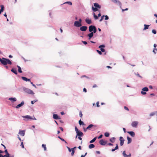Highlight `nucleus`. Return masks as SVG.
<instances>
[{"label":"nucleus","mask_w":157,"mask_h":157,"mask_svg":"<svg viewBox=\"0 0 157 157\" xmlns=\"http://www.w3.org/2000/svg\"><path fill=\"white\" fill-rule=\"evenodd\" d=\"M17 67L18 68V71L20 73H22V71L21 70V67L19 66H17Z\"/></svg>","instance_id":"bb28decb"},{"label":"nucleus","mask_w":157,"mask_h":157,"mask_svg":"<svg viewBox=\"0 0 157 157\" xmlns=\"http://www.w3.org/2000/svg\"><path fill=\"white\" fill-rule=\"evenodd\" d=\"M141 90L142 91H146V92H147V91H148L149 90H148V88L147 87H144Z\"/></svg>","instance_id":"b1692460"},{"label":"nucleus","mask_w":157,"mask_h":157,"mask_svg":"<svg viewBox=\"0 0 157 157\" xmlns=\"http://www.w3.org/2000/svg\"><path fill=\"white\" fill-rule=\"evenodd\" d=\"M119 140L120 141V145L121 146H122L124 144V140L123 139V137L122 136H120V137Z\"/></svg>","instance_id":"1a4fd4ad"},{"label":"nucleus","mask_w":157,"mask_h":157,"mask_svg":"<svg viewBox=\"0 0 157 157\" xmlns=\"http://www.w3.org/2000/svg\"><path fill=\"white\" fill-rule=\"evenodd\" d=\"M104 17H105V20H108L109 18V17L107 15H105Z\"/></svg>","instance_id":"8fccbe9b"},{"label":"nucleus","mask_w":157,"mask_h":157,"mask_svg":"<svg viewBox=\"0 0 157 157\" xmlns=\"http://www.w3.org/2000/svg\"><path fill=\"white\" fill-rule=\"evenodd\" d=\"M6 156V157H9L10 156V154L9 153H6L5 155Z\"/></svg>","instance_id":"bf43d9fd"},{"label":"nucleus","mask_w":157,"mask_h":157,"mask_svg":"<svg viewBox=\"0 0 157 157\" xmlns=\"http://www.w3.org/2000/svg\"><path fill=\"white\" fill-rule=\"evenodd\" d=\"M61 140L63 141H64L65 143L67 144V142L63 138H62L61 139Z\"/></svg>","instance_id":"603ef678"},{"label":"nucleus","mask_w":157,"mask_h":157,"mask_svg":"<svg viewBox=\"0 0 157 157\" xmlns=\"http://www.w3.org/2000/svg\"><path fill=\"white\" fill-rule=\"evenodd\" d=\"M74 26L77 27H79L82 26V23H79L78 21H75L74 22Z\"/></svg>","instance_id":"39448f33"},{"label":"nucleus","mask_w":157,"mask_h":157,"mask_svg":"<svg viewBox=\"0 0 157 157\" xmlns=\"http://www.w3.org/2000/svg\"><path fill=\"white\" fill-rule=\"evenodd\" d=\"M102 136H103L101 134V135H100L98 137V139H99L102 138Z\"/></svg>","instance_id":"13d9d810"},{"label":"nucleus","mask_w":157,"mask_h":157,"mask_svg":"<svg viewBox=\"0 0 157 157\" xmlns=\"http://www.w3.org/2000/svg\"><path fill=\"white\" fill-rule=\"evenodd\" d=\"M131 156V154L130 153H129L128 155H127V157H129Z\"/></svg>","instance_id":"338daca9"},{"label":"nucleus","mask_w":157,"mask_h":157,"mask_svg":"<svg viewBox=\"0 0 157 157\" xmlns=\"http://www.w3.org/2000/svg\"><path fill=\"white\" fill-rule=\"evenodd\" d=\"M82 114L81 111L79 112V116L80 117H82Z\"/></svg>","instance_id":"3c124183"},{"label":"nucleus","mask_w":157,"mask_h":157,"mask_svg":"<svg viewBox=\"0 0 157 157\" xmlns=\"http://www.w3.org/2000/svg\"><path fill=\"white\" fill-rule=\"evenodd\" d=\"M94 6H92V10L94 12H96L98 10V9H100L101 8V6L97 3H94Z\"/></svg>","instance_id":"f03ea898"},{"label":"nucleus","mask_w":157,"mask_h":157,"mask_svg":"<svg viewBox=\"0 0 157 157\" xmlns=\"http://www.w3.org/2000/svg\"><path fill=\"white\" fill-rule=\"evenodd\" d=\"M21 147H22V148H24V147L23 142H22L21 143Z\"/></svg>","instance_id":"5fc2aeb1"},{"label":"nucleus","mask_w":157,"mask_h":157,"mask_svg":"<svg viewBox=\"0 0 157 157\" xmlns=\"http://www.w3.org/2000/svg\"><path fill=\"white\" fill-rule=\"evenodd\" d=\"M124 109L128 111L129 110V109L128 107H127L126 106H124Z\"/></svg>","instance_id":"680f3d73"},{"label":"nucleus","mask_w":157,"mask_h":157,"mask_svg":"<svg viewBox=\"0 0 157 157\" xmlns=\"http://www.w3.org/2000/svg\"><path fill=\"white\" fill-rule=\"evenodd\" d=\"M105 45H104V44H102V45H100L99 47H98V48H105Z\"/></svg>","instance_id":"a19ab883"},{"label":"nucleus","mask_w":157,"mask_h":157,"mask_svg":"<svg viewBox=\"0 0 157 157\" xmlns=\"http://www.w3.org/2000/svg\"><path fill=\"white\" fill-rule=\"evenodd\" d=\"M135 74L136 75L138 76L139 77H140L141 78H142L141 76L138 73H135Z\"/></svg>","instance_id":"58836bf2"},{"label":"nucleus","mask_w":157,"mask_h":157,"mask_svg":"<svg viewBox=\"0 0 157 157\" xmlns=\"http://www.w3.org/2000/svg\"><path fill=\"white\" fill-rule=\"evenodd\" d=\"M8 99L10 101L12 102H13L17 101V99L15 98H10Z\"/></svg>","instance_id":"2eb2a0df"},{"label":"nucleus","mask_w":157,"mask_h":157,"mask_svg":"<svg viewBox=\"0 0 157 157\" xmlns=\"http://www.w3.org/2000/svg\"><path fill=\"white\" fill-rule=\"evenodd\" d=\"M83 91L85 92H87V90L85 88H84L83 89Z\"/></svg>","instance_id":"69168bd1"},{"label":"nucleus","mask_w":157,"mask_h":157,"mask_svg":"<svg viewBox=\"0 0 157 157\" xmlns=\"http://www.w3.org/2000/svg\"><path fill=\"white\" fill-rule=\"evenodd\" d=\"M85 21L88 24L90 25L92 24L91 20L89 18H86L85 19Z\"/></svg>","instance_id":"9b49d317"},{"label":"nucleus","mask_w":157,"mask_h":157,"mask_svg":"<svg viewBox=\"0 0 157 157\" xmlns=\"http://www.w3.org/2000/svg\"><path fill=\"white\" fill-rule=\"evenodd\" d=\"M155 115H156V111L151 113L150 114V115L149 116L150 117H151V116H154Z\"/></svg>","instance_id":"c756f323"},{"label":"nucleus","mask_w":157,"mask_h":157,"mask_svg":"<svg viewBox=\"0 0 157 157\" xmlns=\"http://www.w3.org/2000/svg\"><path fill=\"white\" fill-rule=\"evenodd\" d=\"M83 130H84V131L85 132H86L87 131V130H88V129H87V128H83Z\"/></svg>","instance_id":"0e129e2a"},{"label":"nucleus","mask_w":157,"mask_h":157,"mask_svg":"<svg viewBox=\"0 0 157 157\" xmlns=\"http://www.w3.org/2000/svg\"><path fill=\"white\" fill-rule=\"evenodd\" d=\"M11 71L14 73L15 75H17V73L16 69L13 68L11 70Z\"/></svg>","instance_id":"412c9836"},{"label":"nucleus","mask_w":157,"mask_h":157,"mask_svg":"<svg viewBox=\"0 0 157 157\" xmlns=\"http://www.w3.org/2000/svg\"><path fill=\"white\" fill-rule=\"evenodd\" d=\"M152 32L154 34H156V32L155 29H153L152 31Z\"/></svg>","instance_id":"a18cd8bd"},{"label":"nucleus","mask_w":157,"mask_h":157,"mask_svg":"<svg viewBox=\"0 0 157 157\" xmlns=\"http://www.w3.org/2000/svg\"><path fill=\"white\" fill-rule=\"evenodd\" d=\"M104 16H105V15H103L101 17V19L99 20V21L100 22H101L102 21L104 17Z\"/></svg>","instance_id":"c03bdc74"},{"label":"nucleus","mask_w":157,"mask_h":157,"mask_svg":"<svg viewBox=\"0 0 157 157\" xmlns=\"http://www.w3.org/2000/svg\"><path fill=\"white\" fill-rule=\"evenodd\" d=\"M42 147L43 148H44V151H46V145H45L44 144H42Z\"/></svg>","instance_id":"7c9ffc66"},{"label":"nucleus","mask_w":157,"mask_h":157,"mask_svg":"<svg viewBox=\"0 0 157 157\" xmlns=\"http://www.w3.org/2000/svg\"><path fill=\"white\" fill-rule=\"evenodd\" d=\"M79 124L80 125H84V124L83 122L82 121L81 119L79 121Z\"/></svg>","instance_id":"c9c22d12"},{"label":"nucleus","mask_w":157,"mask_h":157,"mask_svg":"<svg viewBox=\"0 0 157 157\" xmlns=\"http://www.w3.org/2000/svg\"><path fill=\"white\" fill-rule=\"evenodd\" d=\"M71 155H73L75 153V151H74V150H73L71 149Z\"/></svg>","instance_id":"09e8293b"},{"label":"nucleus","mask_w":157,"mask_h":157,"mask_svg":"<svg viewBox=\"0 0 157 157\" xmlns=\"http://www.w3.org/2000/svg\"><path fill=\"white\" fill-rule=\"evenodd\" d=\"M122 155L124 157H127V155L126 154L125 151H123Z\"/></svg>","instance_id":"f704fd0d"},{"label":"nucleus","mask_w":157,"mask_h":157,"mask_svg":"<svg viewBox=\"0 0 157 157\" xmlns=\"http://www.w3.org/2000/svg\"><path fill=\"white\" fill-rule=\"evenodd\" d=\"M105 136L106 137H109V134L108 132H106L104 134Z\"/></svg>","instance_id":"72a5a7b5"},{"label":"nucleus","mask_w":157,"mask_h":157,"mask_svg":"<svg viewBox=\"0 0 157 157\" xmlns=\"http://www.w3.org/2000/svg\"><path fill=\"white\" fill-rule=\"evenodd\" d=\"M22 117L24 118L29 119L30 117V116L28 115L26 116H22Z\"/></svg>","instance_id":"2f4dec72"},{"label":"nucleus","mask_w":157,"mask_h":157,"mask_svg":"<svg viewBox=\"0 0 157 157\" xmlns=\"http://www.w3.org/2000/svg\"><path fill=\"white\" fill-rule=\"evenodd\" d=\"M75 130L76 133V135L75 136V138H76L77 137H82L84 136L83 133L81 131L79 130L76 127H75Z\"/></svg>","instance_id":"7ed1b4c3"},{"label":"nucleus","mask_w":157,"mask_h":157,"mask_svg":"<svg viewBox=\"0 0 157 157\" xmlns=\"http://www.w3.org/2000/svg\"><path fill=\"white\" fill-rule=\"evenodd\" d=\"M97 29L96 27H95V28H94V29L93 30V31L91 33H93V34L97 32Z\"/></svg>","instance_id":"4c0bfd02"},{"label":"nucleus","mask_w":157,"mask_h":157,"mask_svg":"<svg viewBox=\"0 0 157 157\" xmlns=\"http://www.w3.org/2000/svg\"><path fill=\"white\" fill-rule=\"evenodd\" d=\"M29 119H30L31 120H36V119L35 117L34 116H33V118H32L30 116V117L29 118Z\"/></svg>","instance_id":"ea45409f"},{"label":"nucleus","mask_w":157,"mask_h":157,"mask_svg":"<svg viewBox=\"0 0 157 157\" xmlns=\"http://www.w3.org/2000/svg\"><path fill=\"white\" fill-rule=\"evenodd\" d=\"M141 93L142 95H145L146 94V91L145 92V91L142 90L141 91Z\"/></svg>","instance_id":"79ce46f5"},{"label":"nucleus","mask_w":157,"mask_h":157,"mask_svg":"<svg viewBox=\"0 0 157 157\" xmlns=\"http://www.w3.org/2000/svg\"><path fill=\"white\" fill-rule=\"evenodd\" d=\"M144 28L143 29V30H146L147 29H148L149 27V25H147L146 24H144Z\"/></svg>","instance_id":"4be33fe9"},{"label":"nucleus","mask_w":157,"mask_h":157,"mask_svg":"<svg viewBox=\"0 0 157 157\" xmlns=\"http://www.w3.org/2000/svg\"><path fill=\"white\" fill-rule=\"evenodd\" d=\"M67 149H68V151H69V152H71V149L70 148H69V147H67Z\"/></svg>","instance_id":"6e6d98bb"},{"label":"nucleus","mask_w":157,"mask_h":157,"mask_svg":"<svg viewBox=\"0 0 157 157\" xmlns=\"http://www.w3.org/2000/svg\"><path fill=\"white\" fill-rule=\"evenodd\" d=\"M37 100L36 101H31V103L32 104H33L35 102H36Z\"/></svg>","instance_id":"052dcab7"},{"label":"nucleus","mask_w":157,"mask_h":157,"mask_svg":"<svg viewBox=\"0 0 157 157\" xmlns=\"http://www.w3.org/2000/svg\"><path fill=\"white\" fill-rule=\"evenodd\" d=\"M93 36L94 34L93 33L91 32L88 34L87 36L88 37V39L89 40H90L91 38Z\"/></svg>","instance_id":"a211bd4d"},{"label":"nucleus","mask_w":157,"mask_h":157,"mask_svg":"<svg viewBox=\"0 0 157 157\" xmlns=\"http://www.w3.org/2000/svg\"><path fill=\"white\" fill-rule=\"evenodd\" d=\"M0 155V156L2 157H6V155H1V154Z\"/></svg>","instance_id":"774afa93"},{"label":"nucleus","mask_w":157,"mask_h":157,"mask_svg":"<svg viewBox=\"0 0 157 157\" xmlns=\"http://www.w3.org/2000/svg\"><path fill=\"white\" fill-rule=\"evenodd\" d=\"M24 102L23 101H22L21 102V103L20 104H19L18 105H17V106H16L15 107L17 109H18L19 108H20V107H21L22 106L24 105Z\"/></svg>","instance_id":"f8f14e48"},{"label":"nucleus","mask_w":157,"mask_h":157,"mask_svg":"<svg viewBox=\"0 0 157 157\" xmlns=\"http://www.w3.org/2000/svg\"><path fill=\"white\" fill-rule=\"evenodd\" d=\"M100 50L101 51V52H104L105 51V49L103 48H101Z\"/></svg>","instance_id":"de8ad7c7"},{"label":"nucleus","mask_w":157,"mask_h":157,"mask_svg":"<svg viewBox=\"0 0 157 157\" xmlns=\"http://www.w3.org/2000/svg\"><path fill=\"white\" fill-rule=\"evenodd\" d=\"M94 126V125L93 124H90L87 127V129H88V130H90V128Z\"/></svg>","instance_id":"a878e982"},{"label":"nucleus","mask_w":157,"mask_h":157,"mask_svg":"<svg viewBox=\"0 0 157 157\" xmlns=\"http://www.w3.org/2000/svg\"><path fill=\"white\" fill-rule=\"evenodd\" d=\"M30 83L33 85V86L35 88H36V85L33 84V82H31Z\"/></svg>","instance_id":"864d4df0"},{"label":"nucleus","mask_w":157,"mask_h":157,"mask_svg":"<svg viewBox=\"0 0 157 157\" xmlns=\"http://www.w3.org/2000/svg\"><path fill=\"white\" fill-rule=\"evenodd\" d=\"M96 51L99 55H101L102 54V52H101V51H100L98 50H97Z\"/></svg>","instance_id":"37998d69"},{"label":"nucleus","mask_w":157,"mask_h":157,"mask_svg":"<svg viewBox=\"0 0 157 157\" xmlns=\"http://www.w3.org/2000/svg\"><path fill=\"white\" fill-rule=\"evenodd\" d=\"M114 148H115V149H116V150L118 149V148H119L117 144H116V146Z\"/></svg>","instance_id":"49530a36"},{"label":"nucleus","mask_w":157,"mask_h":157,"mask_svg":"<svg viewBox=\"0 0 157 157\" xmlns=\"http://www.w3.org/2000/svg\"><path fill=\"white\" fill-rule=\"evenodd\" d=\"M127 139L128 140V144H129L131 143L132 142V139L131 138H130L129 137H127Z\"/></svg>","instance_id":"5701e85b"},{"label":"nucleus","mask_w":157,"mask_h":157,"mask_svg":"<svg viewBox=\"0 0 157 157\" xmlns=\"http://www.w3.org/2000/svg\"><path fill=\"white\" fill-rule=\"evenodd\" d=\"M87 27V26H81L80 29V30L82 31H85L86 30Z\"/></svg>","instance_id":"6e6552de"},{"label":"nucleus","mask_w":157,"mask_h":157,"mask_svg":"<svg viewBox=\"0 0 157 157\" xmlns=\"http://www.w3.org/2000/svg\"><path fill=\"white\" fill-rule=\"evenodd\" d=\"M127 132L132 137H134L135 136V132L133 131H128Z\"/></svg>","instance_id":"dca6fc26"},{"label":"nucleus","mask_w":157,"mask_h":157,"mask_svg":"<svg viewBox=\"0 0 157 157\" xmlns=\"http://www.w3.org/2000/svg\"><path fill=\"white\" fill-rule=\"evenodd\" d=\"M25 130H20L19 132V134L22 136H24L25 134Z\"/></svg>","instance_id":"4468645a"},{"label":"nucleus","mask_w":157,"mask_h":157,"mask_svg":"<svg viewBox=\"0 0 157 157\" xmlns=\"http://www.w3.org/2000/svg\"><path fill=\"white\" fill-rule=\"evenodd\" d=\"M22 89L25 93L32 95H33L34 94V92L32 90L28 88L23 87Z\"/></svg>","instance_id":"20e7f679"},{"label":"nucleus","mask_w":157,"mask_h":157,"mask_svg":"<svg viewBox=\"0 0 157 157\" xmlns=\"http://www.w3.org/2000/svg\"><path fill=\"white\" fill-rule=\"evenodd\" d=\"M94 145L93 144H90L89 146V147L90 149L93 148H94Z\"/></svg>","instance_id":"cd10ccee"},{"label":"nucleus","mask_w":157,"mask_h":157,"mask_svg":"<svg viewBox=\"0 0 157 157\" xmlns=\"http://www.w3.org/2000/svg\"><path fill=\"white\" fill-rule=\"evenodd\" d=\"M0 7L1 9H0V14H1L2 12H3L4 10V6L3 5H1Z\"/></svg>","instance_id":"aec40b11"},{"label":"nucleus","mask_w":157,"mask_h":157,"mask_svg":"<svg viewBox=\"0 0 157 157\" xmlns=\"http://www.w3.org/2000/svg\"><path fill=\"white\" fill-rule=\"evenodd\" d=\"M53 118L56 120L60 119L59 117L57 114H54L53 115Z\"/></svg>","instance_id":"f3484780"},{"label":"nucleus","mask_w":157,"mask_h":157,"mask_svg":"<svg viewBox=\"0 0 157 157\" xmlns=\"http://www.w3.org/2000/svg\"><path fill=\"white\" fill-rule=\"evenodd\" d=\"M21 78L24 81H25L26 82L27 81H30V82L31 80L30 79L27 78L26 77H22Z\"/></svg>","instance_id":"6ab92c4d"},{"label":"nucleus","mask_w":157,"mask_h":157,"mask_svg":"<svg viewBox=\"0 0 157 157\" xmlns=\"http://www.w3.org/2000/svg\"><path fill=\"white\" fill-rule=\"evenodd\" d=\"M106 142L105 141L103 140H101L99 141V143L100 144L102 145H105L106 144Z\"/></svg>","instance_id":"ddd939ff"},{"label":"nucleus","mask_w":157,"mask_h":157,"mask_svg":"<svg viewBox=\"0 0 157 157\" xmlns=\"http://www.w3.org/2000/svg\"><path fill=\"white\" fill-rule=\"evenodd\" d=\"M95 26L94 25H91L89 26V30L90 32H92L94 28H95Z\"/></svg>","instance_id":"9d476101"},{"label":"nucleus","mask_w":157,"mask_h":157,"mask_svg":"<svg viewBox=\"0 0 157 157\" xmlns=\"http://www.w3.org/2000/svg\"><path fill=\"white\" fill-rule=\"evenodd\" d=\"M96 139H97V137H95L94 139H93L92 140H90V143H92L94 142L96 140Z\"/></svg>","instance_id":"c85d7f7f"},{"label":"nucleus","mask_w":157,"mask_h":157,"mask_svg":"<svg viewBox=\"0 0 157 157\" xmlns=\"http://www.w3.org/2000/svg\"><path fill=\"white\" fill-rule=\"evenodd\" d=\"M111 1L114 3L117 4L121 8V3L118 0H111Z\"/></svg>","instance_id":"423d86ee"},{"label":"nucleus","mask_w":157,"mask_h":157,"mask_svg":"<svg viewBox=\"0 0 157 157\" xmlns=\"http://www.w3.org/2000/svg\"><path fill=\"white\" fill-rule=\"evenodd\" d=\"M1 63L4 65H6L7 64L11 65L12 64V62L9 59L3 57L2 58Z\"/></svg>","instance_id":"f257e3e1"},{"label":"nucleus","mask_w":157,"mask_h":157,"mask_svg":"<svg viewBox=\"0 0 157 157\" xmlns=\"http://www.w3.org/2000/svg\"><path fill=\"white\" fill-rule=\"evenodd\" d=\"M96 105H97V106L98 107L100 106V105H99V102L98 101L96 103Z\"/></svg>","instance_id":"e2e57ef3"},{"label":"nucleus","mask_w":157,"mask_h":157,"mask_svg":"<svg viewBox=\"0 0 157 157\" xmlns=\"http://www.w3.org/2000/svg\"><path fill=\"white\" fill-rule=\"evenodd\" d=\"M93 16L94 19L96 20L98 19V17L94 13H93Z\"/></svg>","instance_id":"473e14b6"},{"label":"nucleus","mask_w":157,"mask_h":157,"mask_svg":"<svg viewBox=\"0 0 157 157\" xmlns=\"http://www.w3.org/2000/svg\"><path fill=\"white\" fill-rule=\"evenodd\" d=\"M138 124V122L137 121H134L132 123L131 125L133 127L136 128L137 127Z\"/></svg>","instance_id":"0eeeda50"},{"label":"nucleus","mask_w":157,"mask_h":157,"mask_svg":"<svg viewBox=\"0 0 157 157\" xmlns=\"http://www.w3.org/2000/svg\"><path fill=\"white\" fill-rule=\"evenodd\" d=\"M65 3L68 4H69L70 5H72V2H69V1L66 2L65 3H63V4H65Z\"/></svg>","instance_id":"e433bc0d"},{"label":"nucleus","mask_w":157,"mask_h":157,"mask_svg":"<svg viewBox=\"0 0 157 157\" xmlns=\"http://www.w3.org/2000/svg\"><path fill=\"white\" fill-rule=\"evenodd\" d=\"M115 137H112L109 139V140L111 142L113 143L115 142Z\"/></svg>","instance_id":"393cba45"},{"label":"nucleus","mask_w":157,"mask_h":157,"mask_svg":"<svg viewBox=\"0 0 157 157\" xmlns=\"http://www.w3.org/2000/svg\"><path fill=\"white\" fill-rule=\"evenodd\" d=\"M82 42L83 44H84L86 45L87 44V42L86 41H82Z\"/></svg>","instance_id":"4d7b16f0"}]
</instances>
